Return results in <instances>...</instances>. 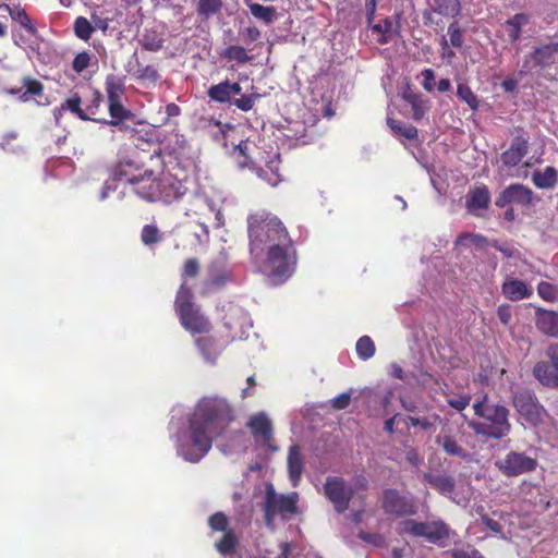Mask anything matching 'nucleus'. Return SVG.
I'll list each match as a JSON object with an SVG mask.
<instances>
[{
	"mask_svg": "<svg viewBox=\"0 0 558 558\" xmlns=\"http://www.w3.org/2000/svg\"><path fill=\"white\" fill-rule=\"evenodd\" d=\"M247 232L252 254L266 248L262 272L276 284L289 279L296 269L298 251L282 221L272 213L259 209L248 215Z\"/></svg>",
	"mask_w": 558,
	"mask_h": 558,
	"instance_id": "nucleus-1",
	"label": "nucleus"
},
{
	"mask_svg": "<svg viewBox=\"0 0 558 558\" xmlns=\"http://www.w3.org/2000/svg\"><path fill=\"white\" fill-rule=\"evenodd\" d=\"M112 177L125 181L132 191L147 202L170 204L181 199L189 191L191 181L179 179L167 168L161 149H155L148 160L123 158L114 166Z\"/></svg>",
	"mask_w": 558,
	"mask_h": 558,
	"instance_id": "nucleus-2",
	"label": "nucleus"
},
{
	"mask_svg": "<svg viewBox=\"0 0 558 558\" xmlns=\"http://www.w3.org/2000/svg\"><path fill=\"white\" fill-rule=\"evenodd\" d=\"M233 420L227 400L204 397L189 418L186 438L179 441L178 453L191 463L199 462L211 449L214 439L223 436Z\"/></svg>",
	"mask_w": 558,
	"mask_h": 558,
	"instance_id": "nucleus-3",
	"label": "nucleus"
},
{
	"mask_svg": "<svg viewBox=\"0 0 558 558\" xmlns=\"http://www.w3.org/2000/svg\"><path fill=\"white\" fill-rule=\"evenodd\" d=\"M474 414L480 418L471 420L468 426L477 437L485 440H499L511 430L509 422V410L501 404L489 402L488 395L484 393L482 398L473 403Z\"/></svg>",
	"mask_w": 558,
	"mask_h": 558,
	"instance_id": "nucleus-4",
	"label": "nucleus"
},
{
	"mask_svg": "<svg viewBox=\"0 0 558 558\" xmlns=\"http://www.w3.org/2000/svg\"><path fill=\"white\" fill-rule=\"evenodd\" d=\"M298 493L293 492L288 495L277 494L272 484H268L263 504L266 525L271 526L277 515L282 520H289L292 515H295L298 513Z\"/></svg>",
	"mask_w": 558,
	"mask_h": 558,
	"instance_id": "nucleus-5",
	"label": "nucleus"
},
{
	"mask_svg": "<svg viewBox=\"0 0 558 558\" xmlns=\"http://www.w3.org/2000/svg\"><path fill=\"white\" fill-rule=\"evenodd\" d=\"M242 87L239 83L225 80L211 85L207 95L210 100L219 104H231L239 110L247 112L253 109L255 101L260 97L257 93L242 95Z\"/></svg>",
	"mask_w": 558,
	"mask_h": 558,
	"instance_id": "nucleus-6",
	"label": "nucleus"
},
{
	"mask_svg": "<svg viewBox=\"0 0 558 558\" xmlns=\"http://www.w3.org/2000/svg\"><path fill=\"white\" fill-rule=\"evenodd\" d=\"M512 404L517 412L530 424L537 426L543 422L546 411L529 389H519L513 393Z\"/></svg>",
	"mask_w": 558,
	"mask_h": 558,
	"instance_id": "nucleus-7",
	"label": "nucleus"
},
{
	"mask_svg": "<svg viewBox=\"0 0 558 558\" xmlns=\"http://www.w3.org/2000/svg\"><path fill=\"white\" fill-rule=\"evenodd\" d=\"M545 357L534 365L533 375L543 386L558 388V342L547 347Z\"/></svg>",
	"mask_w": 558,
	"mask_h": 558,
	"instance_id": "nucleus-8",
	"label": "nucleus"
},
{
	"mask_svg": "<svg viewBox=\"0 0 558 558\" xmlns=\"http://www.w3.org/2000/svg\"><path fill=\"white\" fill-rule=\"evenodd\" d=\"M324 494L332 504L336 512L343 513L349 509L353 496L352 488L340 476H329L324 484Z\"/></svg>",
	"mask_w": 558,
	"mask_h": 558,
	"instance_id": "nucleus-9",
	"label": "nucleus"
},
{
	"mask_svg": "<svg viewBox=\"0 0 558 558\" xmlns=\"http://www.w3.org/2000/svg\"><path fill=\"white\" fill-rule=\"evenodd\" d=\"M496 466L504 475L513 477L534 471L537 460L524 452L510 451L502 459L496 461Z\"/></svg>",
	"mask_w": 558,
	"mask_h": 558,
	"instance_id": "nucleus-10",
	"label": "nucleus"
},
{
	"mask_svg": "<svg viewBox=\"0 0 558 558\" xmlns=\"http://www.w3.org/2000/svg\"><path fill=\"white\" fill-rule=\"evenodd\" d=\"M381 507L385 513L397 518L414 515L417 512V507L413 499L408 498L395 488L384 490Z\"/></svg>",
	"mask_w": 558,
	"mask_h": 558,
	"instance_id": "nucleus-11",
	"label": "nucleus"
},
{
	"mask_svg": "<svg viewBox=\"0 0 558 558\" xmlns=\"http://www.w3.org/2000/svg\"><path fill=\"white\" fill-rule=\"evenodd\" d=\"M404 524L408 533L416 537H424L434 544L449 537V529L442 521L416 522L407 520Z\"/></svg>",
	"mask_w": 558,
	"mask_h": 558,
	"instance_id": "nucleus-12",
	"label": "nucleus"
},
{
	"mask_svg": "<svg viewBox=\"0 0 558 558\" xmlns=\"http://www.w3.org/2000/svg\"><path fill=\"white\" fill-rule=\"evenodd\" d=\"M533 199V191L520 183H513L507 186L495 201V205L499 208H505L510 204L521 206L531 205Z\"/></svg>",
	"mask_w": 558,
	"mask_h": 558,
	"instance_id": "nucleus-13",
	"label": "nucleus"
},
{
	"mask_svg": "<svg viewBox=\"0 0 558 558\" xmlns=\"http://www.w3.org/2000/svg\"><path fill=\"white\" fill-rule=\"evenodd\" d=\"M178 316L182 327L192 335L208 333L211 329L209 319L201 313V310L197 306L185 311Z\"/></svg>",
	"mask_w": 558,
	"mask_h": 558,
	"instance_id": "nucleus-14",
	"label": "nucleus"
},
{
	"mask_svg": "<svg viewBox=\"0 0 558 558\" xmlns=\"http://www.w3.org/2000/svg\"><path fill=\"white\" fill-rule=\"evenodd\" d=\"M501 293L507 300L519 302L531 298L533 295V288L521 279L506 276L501 283Z\"/></svg>",
	"mask_w": 558,
	"mask_h": 558,
	"instance_id": "nucleus-15",
	"label": "nucleus"
},
{
	"mask_svg": "<svg viewBox=\"0 0 558 558\" xmlns=\"http://www.w3.org/2000/svg\"><path fill=\"white\" fill-rule=\"evenodd\" d=\"M529 153V141L523 135H515L510 144V147L505 150L500 159L508 168L518 166Z\"/></svg>",
	"mask_w": 558,
	"mask_h": 558,
	"instance_id": "nucleus-16",
	"label": "nucleus"
},
{
	"mask_svg": "<svg viewBox=\"0 0 558 558\" xmlns=\"http://www.w3.org/2000/svg\"><path fill=\"white\" fill-rule=\"evenodd\" d=\"M65 111H70L83 121H95L83 108L82 98L77 93L68 97L59 107L53 109L56 123L59 124Z\"/></svg>",
	"mask_w": 558,
	"mask_h": 558,
	"instance_id": "nucleus-17",
	"label": "nucleus"
},
{
	"mask_svg": "<svg viewBox=\"0 0 558 558\" xmlns=\"http://www.w3.org/2000/svg\"><path fill=\"white\" fill-rule=\"evenodd\" d=\"M252 435L256 439H262L265 444H268L272 438V425L271 421L265 413H257L252 415L247 423Z\"/></svg>",
	"mask_w": 558,
	"mask_h": 558,
	"instance_id": "nucleus-18",
	"label": "nucleus"
},
{
	"mask_svg": "<svg viewBox=\"0 0 558 558\" xmlns=\"http://www.w3.org/2000/svg\"><path fill=\"white\" fill-rule=\"evenodd\" d=\"M287 462L289 478L292 486L296 487L300 484L304 470V460L300 446L293 445L289 448Z\"/></svg>",
	"mask_w": 558,
	"mask_h": 558,
	"instance_id": "nucleus-19",
	"label": "nucleus"
},
{
	"mask_svg": "<svg viewBox=\"0 0 558 558\" xmlns=\"http://www.w3.org/2000/svg\"><path fill=\"white\" fill-rule=\"evenodd\" d=\"M195 344L204 360L210 364H215L222 352V345L213 336L197 338Z\"/></svg>",
	"mask_w": 558,
	"mask_h": 558,
	"instance_id": "nucleus-20",
	"label": "nucleus"
},
{
	"mask_svg": "<svg viewBox=\"0 0 558 558\" xmlns=\"http://www.w3.org/2000/svg\"><path fill=\"white\" fill-rule=\"evenodd\" d=\"M490 203L489 190L485 184L475 186L469 191L465 206L474 214L477 209H486Z\"/></svg>",
	"mask_w": 558,
	"mask_h": 558,
	"instance_id": "nucleus-21",
	"label": "nucleus"
},
{
	"mask_svg": "<svg viewBox=\"0 0 558 558\" xmlns=\"http://www.w3.org/2000/svg\"><path fill=\"white\" fill-rule=\"evenodd\" d=\"M536 326L547 336H558V314L554 311L537 308L535 313Z\"/></svg>",
	"mask_w": 558,
	"mask_h": 558,
	"instance_id": "nucleus-22",
	"label": "nucleus"
},
{
	"mask_svg": "<svg viewBox=\"0 0 558 558\" xmlns=\"http://www.w3.org/2000/svg\"><path fill=\"white\" fill-rule=\"evenodd\" d=\"M530 56L537 65L549 66L558 59V41L537 46Z\"/></svg>",
	"mask_w": 558,
	"mask_h": 558,
	"instance_id": "nucleus-23",
	"label": "nucleus"
},
{
	"mask_svg": "<svg viewBox=\"0 0 558 558\" xmlns=\"http://www.w3.org/2000/svg\"><path fill=\"white\" fill-rule=\"evenodd\" d=\"M424 481L441 495H451L454 492L456 481L447 473H425Z\"/></svg>",
	"mask_w": 558,
	"mask_h": 558,
	"instance_id": "nucleus-24",
	"label": "nucleus"
},
{
	"mask_svg": "<svg viewBox=\"0 0 558 558\" xmlns=\"http://www.w3.org/2000/svg\"><path fill=\"white\" fill-rule=\"evenodd\" d=\"M436 444L439 445L446 454L466 460L470 454L468 450L459 444L454 436L449 434L438 435Z\"/></svg>",
	"mask_w": 558,
	"mask_h": 558,
	"instance_id": "nucleus-25",
	"label": "nucleus"
},
{
	"mask_svg": "<svg viewBox=\"0 0 558 558\" xmlns=\"http://www.w3.org/2000/svg\"><path fill=\"white\" fill-rule=\"evenodd\" d=\"M108 110H109V114H110V118H111L110 121L105 120V119L104 120L95 119V121L117 126L122 121L126 120L131 116L130 110H128L123 106L121 100L108 101Z\"/></svg>",
	"mask_w": 558,
	"mask_h": 558,
	"instance_id": "nucleus-26",
	"label": "nucleus"
},
{
	"mask_svg": "<svg viewBox=\"0 0 558 558\" xmlns=\"http://www.w3.org/2000/svg\"><path fill=\"white\" fill-rule=\"evenodd\" d=\"M429 8L433 12L444 16L456 17L460 14V0H430Z\"/></svg>",
	"mask_w": 558,
	"mask_h": 558,
	"instance_id": "nucleus-27",
	"label": "nucleus"
},
{
	"mask_svg": "<svg viewBox=\"0 0 558 558\" xmlns=\"http://www.w3.org/2000/svg\"><path fill=\"white\" fill-rule=\"evenodd\" d=\"M105 90L108 101L121 100L125 92L124 78L114 74H109L105 81Z\"/></svg>",
	"mask_w": 558,
	"mask_h": 558,
	"instance_id": "nucleus-28",
	"label": "nucleus"
},
{
	"mask_svg": "<svg viewBox=\"0 0 558 558\" xmlns=\"http://www.w3.org/2000/svg\"><path fill=\"white\" fill-rule=\"evenodd\" d=\"M530 22V17L525 13H517L505 23L508 36L512 43L521 38L522 27Z\"/></svg>",
	"mask_w": 558,
	"mask_h": 558,
	"instance_id": "nucleus-29",
	"label": "nucleus"
},
{
	"mask_svg": "<svg viewBox=\"0 0 558 558\" xmlns=\"http://www.w3.org/2000/svg\"><path fill=\"white\" fill-rule=\"evenodd\" d=\"M532 181L538 189H553L557 183V170L547 166L543 171L533 172Z\"/></svg>",
	"mask_w": 558,
	"mask_h": 558,
	"instance_id": "nucleus-30",
	"label": "nucleus"
},
{
	"mask_svg": "<svg viewBox=\"0 0 558 558\" xmlns=\"http://www.w3.org/2000/svg\"><path fill=\"white\" fill-rule=\"evenodd\" d=\"M0 11L5 12V14L10 15L12 20L19 22L20 25L23 28H25L28 33H35L36 29L24 9L19 7L12 9L9 4L3 3L0 4Z\"/></svg>",
	"mask_w": 558,
	"mask_h": 558,
	"instance_id": "nucleus-31",
	"label": "nucleus"
},
{
	"mask_svg": "<svg viewBox=\"0 0 558 558\" xmlns=\"http://www.w3.org/2000/svg\"><path fill=\"white\" fill-rule=\"evenodd\" d=\"M193 293L191 288L182 283L177 292L174 307L177 314H181L185 311L196 307V305L192 302Z\"/></svg>",
	"mask_w": 558,
	"mask_h": 558,
	"instance_id": "nucleus-32",
	"label": "nucleus"
},
{
	"mask_svg": "<svg viewBox=\"0 0 558 558\" xmlns=\"http://www.w3.org/2000/svg\"><path fill=\"white\" fill-rule=\"evenodd\" d=\"M387 124L396 135L402 136L407 140L413 141L418 136L417 129L411 124H405L402 121L395 120L392 118L387 119Z\"/></svg>",
	"mask_w": 558,
	"mask_h": 558,
	"instance_id": "nucleus-33",
	"label": "nucleus"
},
{
	"mask_svg": "<svg viewBox=\"0 0 558 558\" xmlns=\"http://www.w3.org/2000/svg\"><path fill=\"white\" fill-rule=\"evenodd\" d=\"M402 98L411 106L414 120L418 121L425 116L427 105L421 95L409 92L404 93Z\"/></svg>",
	"mask_w": 558,
	"mask_h": 558,
	"instance_id": "nucleus-34",
	"label": "nucleus"
},
{
	"mask_svg": "<svg viewBox=\"0 0 558 558\" xmlns=\"http://www.w3.org/2000/svg\"><path fill=\"white\" fill-rule=\"evenodd\" d=\"M248 9L255 19L263 21L267 25L274 23L277 19V10L275 7H265L259 3H251L248 4Z\"/></svg>",
	"mask_w": 558,
	"mask_h": 558,
	"instance_id": "nucleus-35",
	"label": "nucleus"
},
{
	"mask_svg": "<svg viewBox=\"0 0 558 558\" xmlns=\"http://www.w3.org/2000/svg\"><path fill=\"white\" fill-rule=\"evenodd\" d=\"M221 57L230 61H236L239 64H245L253 60L247 50L240 45H230L222 51Z\"/></svg>",
	"mask_w": 558,
	"mask_h": 558,
	"instance_id": "nucleus-36",
	"label": "nucleus"
},
{
	"mask_svg": "<svg viewBox=\"0 0 558 558\" xmlns=\"http://www.w3.org/2000/svg\"><path fill=\"white\" fill-rule=\"evenodd\" d=\"M222 7V0H198L196 12L203 20H208L210 16L220 13Z\"/></svg>",
	"mask_w": 558,
	"mask_h": 558,
	"instance_id": "nucleus-37",
	"label": "nucleus"
},
{
	"mask_svg": "<svg viewBox=\"0 0 558 558\" xmlns=\"http://www.w3.org/2000/svg\"><path fill=\"white\" fill-rule=\"evenodd\" d=\"M239 545V538L233 530L227 531L219 542L216 543V548L221 555H232L235 553Z\"/></svg>",
	"mask_w": 558,
	"mask_h": 558,
	"instance_id": "nucleus-38",
	"label": "nucleus"
},
{
	"mask_svg": "<svg viewBox=\"0 0 558 558\" xmlns=\"http://www.w3.org/2000/svg\"><path fill=\"white\" fill-rule=\"evenodd\" d=\"M368 26L373 31V33H376L379 35L377 41L380 45H386L391 40L392 35V22L390 19L386 17L381 22L373 24V21L369 23Z\"/></svg>",
	"mask_w": 558,
	"mask_h": 558,
	"instance_id": "nucleus-39",
	"label": "nucleus"
},
{
	"mask_svg": "<svg viewBox=\"0 0 558 558\" xmlns=\"http://www.w3.org/2000/svg\"><path fill=\"white\" fill-rule=\"evenodd\" d=\"M22 87L25 90L21 94V99L27 101L31 97H39L44 93V85L36 78L25 76L22 80Z\"/></svg>",
	"mask_w": 558,
	"mask_h": 558,
	"instance_id": "nucleus-40",
	"label": "nucleus"
},
{
	"mask_svg": "<svg viewBox=\"0 0 558 558\" xmlns=\"http://www.w3.org/2000/svg\"><path fill=\"white\" fill-rule=\"evenodd\" d=\"M456 243L462 246L473 244L477 250H484L489 245L492 246V241L478 233H462L458 236Z\"/></svg>",
	"mask_w": 558,
	"mask_h": 558,
	"instance_id": "nucleus-41",
	"label": "nucleus"
},
{
	"mask_svg": "<svg viewBox=\"0 0 558 558\" xmlns=\"http://www.w3.org/2000/svg\"><path fill=\"white\" fill-rule=\"evenodd\" d=\"M141 45L147 51H158L163 46V38L156 31L147 29L142 36Z\"/></svg>",
	"mask_w": 558,
	"mask_h": 558,
	"instance_id": "nucleus-42",
	"label": "nucleus"
},
{
	"mask_svg": "<svg viewBox=\"0 0 558 558\" xmlns=\"http://www.w3.org/2000/svg\"><path fill=\"white\" fill-rule=\"evenodd\" d=\"M162 240V234L156 225H145L141 231V241L146 246H151Z\"/></svg>",
	"mask_w": 558,
	"mask_h": 558,
	"instance_id": "nucleus-43",
	"label": "nucleus"
},
{
	"mask_svg": "<svg viewBox=\"0 0 558 558\" xmlns=\"http://www.w3.org/2000/svg\"><path fill=\"white\" fill-rule=\"evenodd\" d=\"M356 353L362 360H368L375 354L374 341L368 336L361 337L355 345Z\"/></svg>",
	"mask_w": 558,
	"mask_h": 558,
	"instance_id": "nucleus-44",
	"label": "nucleus"
},
{
	"mask_svg": "<svg viewBox=\"0 0 558 558\" xmlns=\"http://www.w3.org/2000/svg\"><path fill=\"white\" fill-rule=\"evenodd\" d=\"M94 27L90 22L84 17L78 16L74 22V34L82 40H88L92 37Z\"/></svg>",
	"mask_w": 558,
	"mask_h": 558,
	"instance_id": "nucleus-45",
	"label": "nucleus"
},
{
	"mask_svg": "<svg viewBox=\"0 0 558 558\" xmlns=\"http://www.w3.org/2000/svg\"><path fill=\"white\" fill-rule=\"evenodd\" d=\"M457 95L461 100L466 102L472 110L475 111L478 109V98L466 84L458 85Z\"/></svg>",
	"mask_w": 558,
	"mask_h": 558,
	"instance_id": "nucleus-46",
	"label": "nucleus"
},
{
	"mask_svg": "<svg viewBox=\"0 0 558 558\" xmlns=\"http://www.w3.org/2000/svg\"><path fill=\"white\" fill-rule=\"evenodd\" d=\"M208 525L215 532L226 533L227 531L230 530L228 529L229 518L221 511H218L209 517Z\"/></svg>",
	"mask_w": 558,
	"mask_h": 558,
	"instance_id": "nucleus-47",
	"label": "nucleus"
},
{
	"mask_svg": "<svg viewBox=\"0 0 558 558\" xmlns=\"http://www.w3.org/2000/svg\"><path fill=\"white\" fill-rule=\"evenodd\" d=\"M448 35L450 45L453 48H461L463 45V29L458 21H452L448 26Z\"/></svg>",
	"mask_w": 558,
	"mask_h": 558,
	"instance_id": "nucleus-48",
	"label": "nucleus"
},
{
	"mask_svg": "<svg viewBox=\"0 0 558 558\" xmlns=\"http://www.w3.org/2000/svg\"><path fill=\"white\" fill-rule=\"evenodd\" d=\"M537 293L543 300L547 302H554L558 299L557 287L547 281H541L537 284Z\"/></svg>",
	"mask_w": 558,
	"mask_h": 558,
	"instance_id": "nucleus-49",
	"label": "nucleus"
},
{
	"mask_svg": "<svg viewBox=\"0 0 558 558\" xmlns=\"http://www.w3.org/2000/svg\"><path fill=\"white\" fill-rule=\"evenodd\" d=\"M257 174L270 186H277L282 181L281 174L278 170H274L269 166H267L266 169L259 168L257 170Z\"/></svg>",
	"mask_w": 558,
	"mask_h": 558,
	"instance_id": "nucleus-50",
	"label": "nucleus"
},
{
	"mask_svg": "<svg viewBox=\"0 0 558 558\" xmlns=\"http://www.w3.org/2000/svg\"><path fill=\"white\" fill-rule=\"evenodd\" d=\"M201 270L199 262L197 258H187L182 268L181 277L183 279L195 278L198 276Z\"/></svg>",
	"mask_w": 558,
	"mask_h": 558,
	"instance_id": "nucleus-51",
	"label": "nucleus"
},
{
	"mask_svg": "<svg viewBox=\"0 0 558 558\" xmlns=\"http://www.w3.org/2000/svg\"><path fill=\"white\" fill-rule=\"evenodd\" d=\"M90 54L86 51L80 52L75 56L72 62V69L76 73H82L85 69H87L90 64Z\"/></svg>",
	"mask_w": 558,
	"mask_h": 558,
	"instance_id": "nucleus-52",
	"label": "nucleus"
},
{
	"mask_svg": "<svg viewBox=\"0 0 558 558\" xmlns=\"http://www.w3.org/2000/svg\"><path fill=\"white\" fill-rule=\"evenodd\" d=\"M470 402V395H459L447 399V403L459 412L465 410L469 407Z\"/></svg>",
	"mask_w": 558,
	"mask_h": 558,
	"instance_id": "nucleus-53",
	"label": "nucleus"
},
{
	"mask_svg": "<svg viewBox=\"0 0 558 558\" xmlns=\"http://www.w3.org/2000/svg\"><path fill=\"white\" fill-rule=\"evenodd\" d=\"M195 201L201 204L202 208L207 209L209 213H215L217 219V227L223 226V216L220 210H216L214 204L206 198L196 196Z\"/></svg>",
	"mask_w": 558,
	"mask_h": 558,
	"instance_id": "nucleus-54",
	"label": "nucleus"
},
{
	"mask_svg": "<svg viewBox=\"0 0 558 558\" xmlns=\"http://www.w3.org/2000/svg\"><path fill=\"white\" fill-rule=\"evenodd\" d=\"M137 78L143 81L156 82L159 78L157 70L153 65L140 68Z\"/></svg>",
	"mask_w": 558,
	"mask_h": 558,
	"instance_id": "nucleus-55",
	"label": "nucleus"
},
{
	"mask_svg": "<svg viewBox=\"0 0 558 558\" xmlns=\"http://www.w3.org/2000/svg\"><path fill=\"white\" fill-rule=\"evenodd\" d=\"M351 395L342 392L331 400V407L336 410H344L350 405Z\"/></svg>",
	"mask_w": 558,
	"mask_h": 558,
	"instance_id": "nucleus-56",
	"label": "nucleus"
},
{
	"mask_svg": "<svg viewBox=\"0 0 558 558\" xmlns=\"http://www.w3.org/2000/svg\"><path fill=\"white\" fill-rule=\"evenodd\" d=\"M497 316L500 323L505 326H508L512 318V311L509 304H501L497 308Z\"/></svg>",
	"mask_w": 558,
	"mask_h": 558,
	"instance_id": "nucleus-57",
	"label": "nucleus"
},
{
	"mask_svg": "<svg viewBox=\"0 0 558 558\" xmlns=\"http://www.w3.org/2000/svg\"><path fill=\"white\" fill-rule=\"evenodd\" d=\"M492 246L495 250L499 251L507 258L515 257L519 254L518 250H515L514 247L510 245L500 244L497 240L492 241Z\"/></svg>",
	"mask_w": 558,
	"mask_h": 558,
	"instance_id": "nucleus-58",
	"label": "nucleus"
},
{
	"mask_svg": "<svg viewBox=\"0 0 558 558\" xmlns=\"http://www.w3.org/2000/svg\"><path fill=\"white\" fill-rule=\"evenodd\" d=\"M102 96L98 90H94L93 99L90 104L86 107L85 111L93 118L95 116L101 105Z\"/></svg>",
	"mask_w": 558,
	"mask_h": 558,
	"instance_id": "nucleus-59",
	"label": "nucleus"
},
{
	"mask_svg": "<svg viewBox=\"0 0 558 558\" xmlns=\"http://www.w3.org/2000/svg\"><path fill=\"white\" fill-rule=\"evenodd\" d=\"M246 45L257 41L262 37V32L256 26H250L242 33Z\"/></svg>",
	"mask_w": 558,
	"mask_h": 558,
	"instance_id": "nucleus-60",
	"label": "nucleus"
},
{
	"mask_svg": "<svg viewBox=\"0 0 558 558\" xmlns=\"http://www.w3.org/2000/svg\"><path fill=\"white\" fill-rule=\"evenodd\" d=\"M423 82L422 86L425 90L432 92L434 89L435 84V73L432 69H425L422 72Z\"/></svg>",
	"mask_w": 558,
	"mask_h": 558,
	"instance_id": "nucleus-61",
	"label": "nucleus"
},
{
	"mask_svg": "<svg viewBox=\"0 0 558 558\" xmlns=\"http://www.w3.org/2000/svg\"><path fill=\"white\" fill-rule=\"evenodd\" d=\"M481 521L492 532H494V533H501L502 532L501 524L498 521L489 518L487 514L482 515L481 517Z\"/></svg>",
	"mask_w": 558,
	"mask_h": 558,
	"instance_id": "nucleus-62",
	"label": "nucleus"
},
{
	"mask_svg": "<svg viewBox=\"0 0 558 558\" xmlns=\"http://www.w3.org/2000/svg\"><path fill=\"white\" fill-rule=\"evenodd\" d=\"M359 537L362 541H364L366 543L374 544L376 546L381 545V543L384 542L383 536L380 534H372V533H367V532H364V531H361L359 533Z\"/></svg>",
	"mask_w": 558,
	"mask_h": 558,
	"instance_id": "nucleus-63",
	"label": "nucleus"
},
{
	"mask_svg": "<svg viewBox=\"0 0 558 558\" xmlns=\"http://www.w3.org/2000/svg\"><path fill=\"white\" fill-rule=\"evenodd\" d=\"M453 558H482L477 549H472L471 553L463 549H456L452 551Z\"/></svg>",
	"mask_w": 558,
	"mask_h": 558,
	"instance_id": "nucleus-64",
	"label": "nucleus"
}]
</instances>
